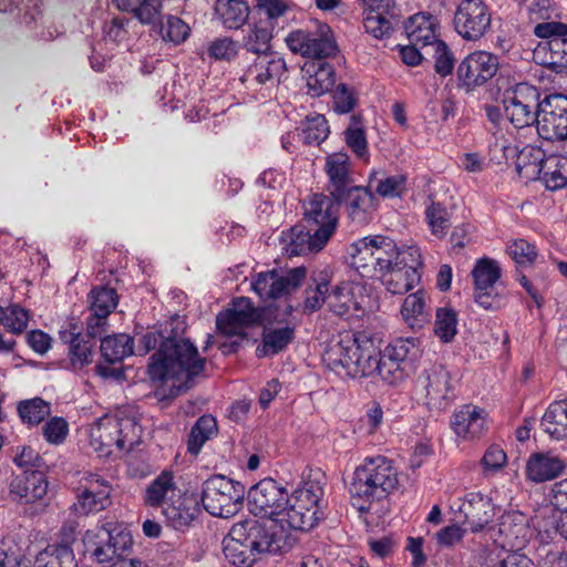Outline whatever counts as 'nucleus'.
Masks as SVG:
<instances>
[{"instance_id":"1","label":"nucleus","mask_w":567,"mask_h":567,"mask_svg":"<svg viewBox=\"0 0 567 567\" xmlns=\"http://www.w3.org/2000/svg\"><path fill=\"white\" fill-rule=\"evenodd\" d=\"M171 330L161 347L151 357L148 374L153 381L171 382L168 396L175 398L187 391L204 375L206 359L200 357L197 347L181 334L185 322L175 317L169 322Z\"/></svg>"},{"instance_id":"2","label":"nucleus","mask_w":567,"mask_h":567,"mask_svg":"<svg viewBox=\"0 0 567 567\" xmlns=\"http://www.w3.org/2000/svg\"><path fill=\"white\" fill-rule=\"evenodd\" d=\"M374 342L360 331H343L326 346L322 361L328 369L341 378H365L372 375Z\"/></svg>"},{"instance_id":"3","label":"nucleus","mask_w":567,"mask_h":567,"mask_svg":"<svg viewBox=\"0 0 567 567\" xmlns=\"http://www.w3.org/2000/svg\"><path fill=\"white\" fill-rule=\"evenodd\" d=\"M399 486L398 470L393 462L377 455L364 458L354 472L349 485L352 503L360 512H369L371 505L381 502Z\"/></svg>"},{"instance_id":"4","label":"nucleus","mask_w":567,"mask_h":567,"mask_svg":"<svg viewBox=\"0 0 567 567\" xmlns=\"http://www.w3.org/2000/svg\"><path fill=\"white\" fill-rule=\"evenodd\" d=\"M409 246L399 247L384 235H369L354 240L348 248L349 264L362 278L374 279L398 266Z\"/></svg>"},{"instance_id":"5","label":"nucleus","mask_w":567,"mask_h":567,"mask_svg":"<svg viewBox=\"0 0 567 567\" xmlns=\"http://www.w3.org/2000/svg\"><path fill=\"white\" fill-rule=\"evenodd\" d=\"M142 429L135 417L104 415L89 429V444L100 457L112 454L113 449L131 451L138 445Z\"/></svg>"},{"instance_id":"6","label":"nucleus","mask_w":567,"mask_h":567,"mask_svg":"<svg viewBox=\"0 0 567 567\" xmlns=\"http://www.w3.org/2000/svg\"><path fill=\"white\" fill-rule=\"evenodd\" d=\"M516 171L525 179H539L549 190L567 185V155L545 158L540 148L526 145L517 154Z\"/></svg>"},{"instance_id":"7","label":"nucleus","mask_w":567,"mask_h":567,"mask_svg":"<svg viewBox=\"0 0 567 567\" xmlns=\"http://www.w3.org/2000/svg\"><path fill=\"white\" fill-rule=\"evenodd\" d=\"M323 496L322 486L315 480L301 482L291 494L277 524L295 530H310L319 520V502Z\"/></svg>"},{"instance_id":"8","label":"nucleus","mask_w":567,"mask_h":567,"mask_svg":"<svg viewBox=\"0 0 567 567\" xmlns=\"http://www.w3.org/2000/svg\"><path fill=\"white\" fill-rule=\"evenodd\" d=\"M285 43L293 54L306 59L322 60L338 52L330 25L320 21L290 31Z\"/></svg>"},{"instance_id":"9","label":"nucleus","mask_w":567,"mask_h":567,"mask_svg":"<svg viewBox=\"0 0 567 567\" xmlns=\"http://www.w3.org/2000/svg\"><path fill=\"white\" fill-rule=\"evenodd\" d=\"M244 496V485L224 475H214L202 485L203 507L216 517L235 516L241 507Z\"/></svg>"},{"instance_id":"10","label":"nucleus","mask_w":567,"mask_h":567,"mask_svg":"<svg viewBox=\"0 0 567 567\" xmlns=\"http://www.w3.org/2000/svg\"><path fill=\"white\" fill-rule=\"evenodd\" d=\"M75 502L71 511L78 516H89L105 511L112 504L113 486L103 475L85 471L79 473Z\"/></svg>"},{"instance_id":"11","label":"nucleus","mask_w":567,"mask_h":567,"mask_svg":"<svg viewBox=\"0 0 567 567\" xmlns=\"http://www.w3.org/2000/svg\"><path fill=\"white\" fill-rule=\"evenodd\" d=\"M416 385L423 393L425 405L431 411H445L456 399L452 374L441 363L424 368L417 377Z\"/></svg>"},{"instance_id":"12","label":"nucleus","mask_w":567,"mask_h":567,"mask_svg":"<svg viewBox=\"0 0 567 567\" xmlns=\"http://www.w3.org/2000/svg\"><path fill=\"white\" fill-rule=\"evenodd\" d=\"M293 311L288 305L282 312L277 307L268 308L265 311L266 321L261 334V343L256 348L258 358L275 355L284 351L295 339L296 324L289 318Z\"/></svg>"},{"instance_id":"13","label":"nucleus","mask_w":567,"mask_h":567,"mask_svg":"<svg viewBox=\"0 0 567 567\" xmlns=\"http://www.w3.org/2000/svg\"><path fill=\"white\" fill-rule=\"evenodd\" d=\"M504 109L506 117L517 128L527 127L538 121L540 109V93L528 83L522 82L504 93Z\"/></svg>"},{"instance_id":"14","label":"nucleus","mask_w":567,"mask_h":567,"mask_svg":"<svg viewBox=\"0 0 567 567\" xmlns=\"http://www.w3.org/2000/svg\"><path fill=\"white\" fill-rule=\"evenodd\" d=\"M277 524L262 523L250 518L234 524L233 536L244 540L258 557L261 554H277L282 551L286 539L284 532H275Z\"/></svg>"},{"instance_id":"15","label":"nucleus","mask_w":567,"mask_h":567,"mask_svg":"<svg viewBox=\"0 0 567 567\" xmlns=\"http://www.w3.org/2000/svg\"><path fill=\"white\" fill-rule=\"evenodd\" d=\"M289 493L272 478H264L255 484L248 492V508L254 516L270 519L277 524Z\"/></svg>"},{"instance_id":"16","label":"nucleus","mask_w":567,"mask_h":567,"mask_svg":"<svg viewBox=\"0 0 567 567\" xmlns=\"http://www.w3.org/2000/svg\"><path fill=\"white\" fill-rule=\"evenodd\" d=\"M286 72L287 65L284 58L276 54L252 55L243 61L239 81L247 89L257 90L279 83Z\"/></svg>"},{"instance_id":"17","label":"nucleus","mask_w":567,"mask_h":567,"mask_svg":"<svg viewBox=\"0 0 567 567\" xmlns=\"http://www.w3.org/2000/svg\"><path fill=\"white\" fill-rule=\"evenodd\" d=\"M492 13L483 0H461L454 13L455 31L467 41H477L491 29Z\"/></svg>"},{"instance_id":"18","label":"nucleus","mask_w":567,"mask_h":567,"mask_svg":"<svg viewBox=\"0 0 567 567\" xmlns=\"http://www.w3.org/2000/svg\"><path fill=\"white\" fill-rule=\"evenodd\" d=\"M406 252V256L400 258L398 266L379 277L391 295H404L421 280L420 269L423 267V259L420 248L409 245Z\"/></svg>"},{"instance_id":"19","label":"nucleus","mask_w":567,"mask_h":567,"mask_svg":"<svg viewBox=\"0 0 567 567\" xmlns=\"http://www.w3.org/2000/svg\"><path fill=\"white\" fill-rule=\"evenodd\" d=\"M307 276L305 267H296L285 274L262 271L252 277L251 289L262 300L277 299L301 286Z\"/></svg>"},{"instance_id":"20","label":"nucleus","mask_w":567,"mask_h":567,"mask_svg":"<svg viewBox=\"0 0 567 567\" xmlns=\"http://www.w3.org/2000/svg\"><path fill=\"white\" fill-rule=\"evenodd\" d=\"M536 128L546 141L567 138V96L553 94L542 101Z\"/></svg>"},{"instance_id":"21","label":"nucleus","mask_w":567,"mask_h":567,"mask_svg":"<svg viewBox=\"0 0 567 567\" xmlns=\"http://www.w3.org/2000/svg\"><path fill=\"white\" fill-rule=\"evenodd\" d=\"M499 68L498 56L486 51L468 54L457 66L458 86L472 91L492 80Z\"/></svg>"},{"instance_id":"22","label":"nucleus","mask_w":567,"mask_h":567,"mask_svg":"<svg viewBox=\"0 0 567 567\" xmlns=\"http://www.w3.org/2000/svg\"><path fill=\"white\" fill-rule=\"evenodd\" d=\"M336 202L330 195L313 194L303 203L305 220L317 228L319 245H327L331 236L334 234L338 225Z\"/></svg>"},{"instance_id":"23","label":"nucleus","mask_w":567,"mask_h":567,"mask_svg":"<svg viewBox=\"0 0 567 567\" xmlns=\"http://www.w3.org/2000/svg\"><path fill=\"white\" fill-rule=\"evenodd\" d=\"M261 313L247 297L233 300L230 307L217 315L216 326L226 336L246 337V330L259 323Z\"/></svg>"},{"instance_id":"24","label":"nucleus","mask_w":567,"mask_h":567,"mask_svg":"<svg viewBox=\"0 0 567 567\" xmlns=\"http://www.w3.org/2000/svg\"><path fill=\"white\" fill-rule=\"evenodd\" d=\"M333 200L344 207L348 219L357 227L369 225L378 210L377 197L368 186L357 185Z\"/></svg>"},{"instance_id":"25","label":"nucleus","mask_w":567,"mask_h":567,"mask_svg":"<svg viewBox=\"0 0 567 567\" xmlns=\"http://www.w3.org/2000/svg\"><path fill=\"white\" fill-rule=\"evenodd\" d=\"M49 488L45 475L40 471H25L11 478L9 496L19 504H34L42 501Z\"/></svg>"},{"instance_id":"26","label":"nucleus","mask_w":567,"mask_h":567,"mask_svg":"<svg viewBox=\"0 0 567 567\" xmlns=\"http://www.w3.org/2000/svg\"><path fill=\"white\" fill-rule=\"evenodd\" d=\"M328 176L327 192L334 198L355 187L350 157L344 152L328 154L324 159Z\"/></svg>"},{"instance_id":"27","label":"nucleus","mask_w":567,"mask_h":567,"mask_svg":"<svg viewBox=\"0 0 567 567\" xmlns=\"http://www.w3.org/2000/svg\"><path fill=\"white\" fill-rule=\"evenodd\" d=\"M97 537L103 545H97L93 549V556L99 563L112 561L115 558L125 559L124 555L131 549L133 538L130 532L122 527L102 528Z\"/></svg>"},{"instance_id":"28","label":"nucleus","mask_w":567,"mask_h":567,"mask_svg":"<svg viewBox=\"0 0 567 567\" xmlns=\"http://www.w3.org/2000/svg\"><path fill=\"white\" fill-rule=\"evenodd\" d=\"M464 523L474 533L481 532L496 515L495 505L488 496L480 492L467 493L460 506Z\"/></svg>"},{"instance_id":"29","label":"nucleus","mask_w":567,"mask_h":567,"mask_svg":"<svg viewBox=\"0 0 567 567\" xmlns=\"http://www.w3.org/2000/svg\"><path fill=\"white\" fill-rule=\"evenodd\" d=\"M566 468L565 461L556 453L535 452L526 462V477L534 483H544L557 478Z\"/></svg>"},{"instance_id":"30","label":"nucleus","mask_w":567,"mask_h":567,"mask_svg":"<svg viewBox=\"0 0 567 567\" xmlns=\"http://www.w3.org/2000/svg\"><path fill=\"white\" fill-rule=\"evenodd\" d=\"M485 424L484 411L472 404L462 405L451 416V427L462 440L478 439L485 431Z\"/></svg>"},{"instance_id":"31","label":"nucleus","mask_w":567,"mask_h":567,"mask_svg":"<svg viewBox=\"0 0 567 567\" xmlns=\"http://www.w3.org/2000/svg\"><path fill=\"white\" fill-rule=\"evenodd\" d=\"M533 60L557 74L563 73L567 70V38L543 40L534 49Z\"/></svg>"},{"instance_id":"32","label":"nucleus","mask_w":567,"mask_h":567,"mask_svg":"<svg viewBox=\"0 0 567 567\" xmlns=\"http://www.w3.org/2000/svg\"><path fill=\"white\" fill-rule=\"evenodd\" d=\"M437 19L429 12H419L413 14L404 23V30L410 43L420 45V48H430L437 42L436 29Z\"/></svg>"},{"instance_id":"33","label":"nucleus","mask_w":567,"mask_h":567,"mask_svg":"<svg viewBox=\"0 0 567 567\" xmlns=\"http://www.w3.org/2000/svg\"><path fill=\"white\" fill-rule=\"evenodd\" d=\"M200 512L197 501L186 495H181L179 498L167 503L163 507V515L167 523L177 530L190 527Z\"/></svg>"},{"instance_id":"34","label":"nucleus","mask_w":567,"mask_h":567,"mask_svg":"<svg viewBox=\"0 0 567 567\" xmlns=\"http://www.w3.org/2000/svg\"><path fill=\"white\" fill-rule=\"evenodd\" d=\"M181 488L175 482L173 472L163 471L147 486L144 495V502L151 507H164L167 503L179 498Z\"/></svg>"},{"instance_id":"35","label":"nucleus","mask_w":567,"mask_h":567,"mask_svg":"<svg viewBox=\"0 0 567 567\" xmlns=\"http://www.w3.org/2000/svg\"><path fill=\"white\" fill-rule=\"evenodd\" d=\"M274 28L269 21L262 19L250 23L241 42L247 53L252 55L275 54L271 48Z\"/></svg>"},{"instance_id":"36","label":"nucleus","mask_w":567,"mask_h":567,"mask_svg":"<svg viewBox=\"0 0 567 567\" xmlns=\"http://www.w3.org/2000/svg\"><path fill=\"white\" fill-rule=\"evenodd\" d=\"M405 174L386 175L382 169H373L368 177L370 190L383 198L401 197L406 192Z\"/></svg>"},{"instance_id":"37","label":"nucleus","mask_w":567,"mask_h":567,"mask_svg":"<svg viewBox=\"0 0 567 567\" xmlns=\"http://www.w3.org/2000/svg\"><path fill=\"white\" fill-rule=\"evenodd\" d=\"M370 361L374 363L372 374L377 372L380 378L390 385H396L402 382L413 369V367L394 360V358L385 352L380 354L375 347Z\"/></svg>"},{"instance_id":"38","label":"nucleus","mask_w":567,"mask_h":567,"mask_svg":"<svg viewBox=\"0 0 567 567\" xmlns=\"http://www.w3.org/2000/svg\"><path fill=\"white\" fill-rule=\"evenodd\" d=\"M215 14L227 30L241 29L249 17V6L244 0H216Z\"/></svg>"},{"instance_id":"39","label":"nucleus","mask_w":567,"mask_h":567,"mask_svg":"<svg viewBox=\"0 0 567 567\" xmlns=\"http://www.w3.org/2000/svg\"><path fill=\"white\" fill-rule=\"evenodd\" d=\"M313 285H310L305 293L303 312L312 313L319 310L324 302L328 303L331 274L329 269H322L312 276Z\"/></svg>"},{"instance_id":"40","label":"nucleus","mask_w":567,"mask_h":567,"mask_svg":"<svg viewBox=\"0 0 567 567\" xmlns=\"http://www.w3.org/2000/svg\"><path fill=\"white\" fill-rule=\"evenodd\" d=\"M544 432L555 440L567 437V399L549 404L540 423Z\"/></svg>"},{"instance_id":"41","label":"nucleus","mask_w":567,"mask_h":567,"mask_svg":"<svg viewBox=\"0 0 567 567\" xmlns=\"http://www.w3.org/2000/svg\"><path fill=\"white\" fill-rule=\"evenodd\" d=\"M34 567H76V563L70 545L52 544L37 555Z\"/></svg>"},{"instance_id":"42","label":"nucleus","mask_w":567,"mask_h":567,"mask_svg":"<svg viewBox=\"0 0 567 567\" xmlns=\"http://www.w3.org/2000/svg\"><path fill=\"white\" fill-rule=\"evenodd\" d=\"M401 315L403 321L412 329H421L429 322L430 315L426 310L424 293L419 290L405 297L401 307Z\"/></svg>"},{"instance_id":"43","label":"nucleus","mask_w":567,"mask_h":567,"mask_svg":"<svg viewBox=\"0 0 567 567\" xmlns=\"http://www.w3.org/2000/svg\"><path fill=\"white\" fill-rule=\"evenodd\" d=\"M223 551L225 558L238 567H250L257 560V556L248 545L233 536V527L223 540Z\"/></svg>"},{"instance_id":"44","label":"nucleus","mask_w":567,"mask_h":567,"mask_svg":"<svg viewBox=\"0 0 567 567\" xmlns=\"http://www.w3.org/2000/svg\"><path fill=\"white\" fill-rule=\"evenodd\" d=\"M101 353L109 363H116L133 353V338L126 333L105 337L101 340Z\"/></svg>"},{"instance_id":"45","label":"nucleus","mask_w":567,"mask_h":567,"mask_svg":"<svg viewBox=\"0 0 567 567\" xmlns=\"http://www.w3.org/2000/svg\"><path fill=\"white\" fill-rule=\"evenodd\" d=\"M499 533L508 539L512 547H520L526 542L527 524L519 512L506 513L499 523Z\"/></svg>"},{"instance_id":"46","label":"nucleus","mask_w":567,"mask_h":567,"mask_svg":"<svg viewBox=\"0 0 567 567\" xmlns=\"http://www.w3.org/2000/svg\"><path fill=\"white\" fill-rule=\"evenodd\" d=\"M344 142L347 146L354 153V155L363 161L369 159V148L362 118L359 115H352L350 123L343 132Z\"/></svg>"},{"instance_id":"47","label":"nucleus","mask_w":567,"mask_h":567,"mask_svg":"<svg viewBox=\"0 0 567 567\" xmlns=\"http://www.w3.org/2000/svg\"><path fill=\"white\" fill-rule=\"evenodd\" d=\"M501 275L499 264L487 257L478 259L472 270L475 288L480 290L494 289Z\"/></svg>"},{"instance_id":"48","label":"nucleus","mask_w":567,"mask_h":567,"mask_svg":"<svg viewBox=\"0 0 567 567\" xmlns=\"http://www.w3.org/2000/svg\"><path fill=\"white\" fill-rule=\"evenodd\" d=\"M326 245H319L317 234L310 230L303 231L298 227L291 228L289 243L285 250L290 256L307 255L321 250Z\"/></svg>"},{"instance_id":"49","label":"nucleus","mask_w":567,"mask_h":567,"mask_svg":"<svg viewBox=\"0 0 567 567\" xmlns=\"http://www.w3.org/2000/svg\"><path fill=\"white\" fill-rule=\"evenodd\" d=\"M328 307L330 311L339 317L349 315L358 309V302L354 299L351 285L342 282L337 285L328 297Z\"/></svg>"},{"instance_id":"50","label":"nucleus","mask_w":567,"mask_h":567,"mask_svg":"<svg viewBox=\"0 0 567 567\" xmlns=\"http://www.w3.org/2000/svg\"><path fill=\"white\" fill-rule=\"evenodd\" d=\"M18 412L24 424L35 426L51 414V403L41 398L24 400L18 404Z\"/></svg>"},{"instance_id":"51","label":"nucleus","mask_w":567,"mask_h":567,"mask_svg":"<svg viewBox=\"0 0 567 567\" xmlns=\"http://www.w3.org/2000/svg\"><path fill=\"white\" fill-rule=\"evenodd\" d=\"M330 133L328 121L322 114L306 117L301 127V140L307 145H320Z\"/></svg>"},{"instance_id":"52","label":"nucleus","mask_w":567,"mask_h":567,"mask_svg":"<svg viewBox=\"0 0 567 567\" xmlns=\"http://www.w3.org/2000/svg\"><path fill=\"white\" fill-rule=\"evenodd\" d=\"M334 83L336 72L333 66L329 63H321L307 80L308 93L312 96H321L330 92Z\"/></svg>"},{"instance_id":"53","label":"nucleus","mask_w":567,"mask_h":567,"mask_svg":"<svg viewBox=\"0 0 567 567\" xmlns=\"http://www.w3.org/2000/svg\"><path fill=\"white\" fill-rule=\"evenodd\" d=\"M563 520L565 522V513L557 507H546L540 515L536 517V527L539 534H545L547 538H554L559 535L564 538Z\"/></svg>"},{"instance_id":"54","label":"nucleus","mask_w":567,"mask_h":567,"mask_svg":"<svg viewBox=\"0 0 567 567\" xmlns=\"http://www.w3.org/2000/svg\"><path fill=\"white\" fill-rule=\"evenodd\" d=\"M216 427V420L212 415L200 416L192 427L188 439V452L197 455L204 443L215 433Z\"/></svg>"},{"instance_id":"55","label":"nucleus","mask_w":567,"mask_h":567,"mask_svg":"<svg viewBox=\"0 0 567 567\" xmlns=\"http://www.w3.org/2000/svg\"><path fill=\"white\" fill-rule=\"evenodd\" d=\"M122 11H132L143 24L157 25L162 20L161 0H134L128 8H118Z\"/></svg>"},{"instance_id":"56","label":"nucleus","mask_w":567,"mask_h":567,"mask_svg":"<svg viewBox=\"0 0 567 567\" xmlns=\"http://www.w3.org/2000/svg\"><path fill=\"white\" fill-rule=\"evenodd\" d=\"M417 339L415 338H398L385 347V353L390 354L394 360L401 361L413 367V360L419 353Z\"/></svg>"},{"instance_id":"57","label":"nucleus","mask_w":567,"mask_h":567,"mask_svg":"<svg viewBox=\"0 0 567 567\" xmlns=\"http://www.w3.org/2000/svg\"><path fill=\"white\" fill-rule=\"evenodd\" d=\"M295 3L291 0H255V10L265 17L264 21L275 27L278 19L292 11Z\"/></svg>"},{"instance_id":"58","label":"nucleus","mask_w":567,"mask_h":567,"mask_svg":"<svg viewBox=\"0 0 567 567\" xmlns=\"http://www.w3.org/2000/svg\"><path fill=\"white\" fill-rule=\"evenodd\" d=\"M435 336L443 342H451L457 332V315L452 308H439L434 327Z\"/></svg>"},{"instance_id":"59","label":"nucleus","mask_w":567,"mask_h":567,"mask_svg":"<svg viewBox=\"0 0 567 567\" xmlns=\"http://www.w3.org/2000/svg\"><path fill=\"white\" fill-rule=\"evenodd\" d=\"M425 218L432 235L437 238H443L451 227L450 214L440 203L432 202L431 205L426 207Z\"/></svg>"},{"instance_id":"60","label":"nucleus","mask_w":567,"mask_h":567,"mask_svg":"<svg viewBox=\"0 0 567 567\" xmlns=\"http://www.w3.org/2000/svg\"><path fill=\"white\" fill-rule=\"evenodd\" d=\"M91 312L110 316L117 306V295L113 288L95 287L90 292Z\"/></svg>"},{"instance_id":"61","label":"nucleus","mask_w":567,"mask_h":567,"mask_svg":"<svg viewBox=\"0 0 567 567\" xmlns=\"http://www.w3.org/2000/svg\"><path fill=\"white\" fill-rule=\"evenodd\" d=\"M238 53L239 43L230 37L216 38L207 47V55L215 61L230 62Z\"/></svg>"},{"instance_id":"62","label":"nucleus","mask_w":567,"mask_h":567,"mask_svg":"<svg viewBox=\"0 0 567 567\" xmlns=\"http://www.w3.org/2000/svg\"><path fill=\"white\" fill-rule=\"evenodd\" d=\"M157 27L162 39L173 43L184 42L189 34V27L182 19L174 16H167L165 21L162 19Z\"/></svg>"},{"instance_id":"63","label":"nucleus","mask_w":567,"mask_h":567,"mask_svg":"<svg viewBox=\"0 0 567 567\" xmlns=\"http://www.w3.org/2000/svg\"><path fill=\"white\" fill-rule=\"evenodd\" d=\"M430 49L432 51V58L434 59L435 72L443 78L452 74L455 65V58L446 43L439 40L437 42H434Z\"/></svg>"},{"instance_id":"64","label":"nucleus","mask_w":567,"mask_h":567,"mask_svg":"<svg viewBox=\"0 0 567 567\" xmlns=\"http://www.w3.org/2000/svg\"><path fill=\"white\" fill-rule=\"evenodd\" d=\"M93 340L82 334L76 342L69 347V360L73 369H82L92 362Z\"/></svg>"}]
</instances>
